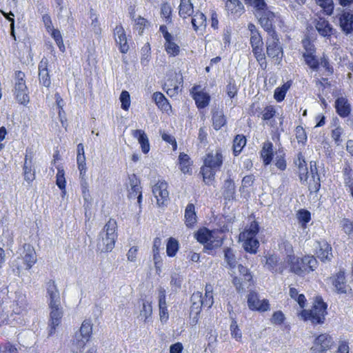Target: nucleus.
Instances as JSON below:
<instances>
[{"label": "nucleus", "mask_w": 353, "mask_h": 353, "mask_svg": "<svg viewBox=\"0 0 353 353\" xmlns=\"http://www.w3.org/2000/svg\"><path fill=\"white\" fill-rule=\"evenodd\" d=\"M341 225L343 228L344 232L347 234H351L353 233V222L347 219H343Z\"/></svg>", "instance_id": "nucleus-64"}, {"label": "nucleus", "mask_w": 353, "mask_h": 353, "mask_svg": "<svg viewBox=\"0 0 353 353\" xmlns=\"http://www.w3.org/2000/svg\"><path fill=\"white\" fill-rule=\"evenodd\" d=\"M179 250V242L176 239L170 237L166 245V253L168 256L173 257Z\"/></svg>", "instance_id": "nucleus-42"}, {"label": "nucleus", "mask_w": 353, "mask_h": 353, "mask_svg": "<svg viewBox=\"0 0 353 353\" xmlns=\"http://www.w3.org/2000/svg\"><path fill=\"white\" fill-rule=\"evenodd\" d=\"M336 112L341 117H347L351 112V106L348 100L345 97H339L335 101Z\"/></svg>", "instance_id": "nucleus-22"}, {"label": "nucleus", "mask_w": 353, "mask_h": 353, "mask_svg": "<svg viewBox=\"0 0 353 353\" xmlns=\"http://www.w3.org/2000/svg\"><path fill=\"white\" fill-rule=\"evenodd\" d=\"M47 294L49 307L61 305L60 294L54 281L47 283Z\"/></svg>", "instance_id": "nucleus-15"}, {"label": "nucleus", "mask_w": 353, "mask_h": 353, "mask_svg": "<svg viewBox=\"0 0 353 353\" xmlns=\"http://www.w3.org/2000/svg\"><path fill=\"white\" fill-rule=\"evenodd\" d=\"M167 188L168 184L165 181H159L153 186L152 192L159 206L165 205L168 201L169 193Z\"/></svg>", "instance_id": "nucleus-10"}, {"label": "nucleus", "mask_w": 353, "mask_h": 353, "mask_svg": "<svg viewBox=\"0 0 353 353\" xmlns=\"http://www.w3.org/2000/svg\"><path fill=\"white\" fill-rule=\"evenodd\" d=\"M230 332L231 335L232 337L236 339V341H240L242 337V334L239 328L236 321L234 320H232L231 325H230Z\"/></svg>", "instance_id": "nucleus-57"}, {"label": "nucleus", "mask_w": 353, "mask_h": 353, "mask_svg": "<svg viewBox=\"0 0 353 353\" xmlns=\"http://www.w3.org/2000/svg\"><path fill=\"white\" fill-rule=\"evenodd\" d=\"M142 57H141V63L143 64V65H147L149 62V60H150V45L149 43H146L143 48H142Z\"/></svg>", "instance_id": "nucleus-59"}, {"label": "nucleus", "mask_w": 353, "mask_h": 353, "mask_svg": "<svg viewBox=\"0 0 353 353\" xmlns=\"http://www.w3.org/2000/svg\"><path fill=\"white\" fill-rule=\"evenodd\" d=\"M303 57L306 64L312 69L316 70L319 68V62L314 54H311L310 51V53H303Z\"/></svg>", "instance_id": "nucleus-51"}, {"label": "nucleus", "mask_w": 353, "mask_h": 353, "mask_svg": "<svg viewBox=\"0 0 353 353\" xmlns=\"http://www.w3.org/2000/svg\"><path fill=\"white\" fill-rule=\"evenodd\" d=\"M316 3L319 6L327 15H331L334 10L333 0H315Z\"/></svg>", "instance_id": "nucleus-44"}, {"label": "nucleus", "mask_w": 353, "mask_h": 353, "mask_svg": "<svg viewBox=\"0 0 353 353\" xmlns=\"http://www.w3.org/2000/svg\"><path fill=\"white\" fill-rule=\"evenodd\" d=\"M266 54L275 64L279 65L283 57V48L277 34L268 37L266 40Z\"/></svg>", "instance_id": "nucleus-6"}, {"label": "nucleus", "mask_w": 353, "mask_h": 353, "mask_svg": "<svg viewBox=\"0 0 353 353\" xmlns=\"http://www.w3.org/2000/svg\"><path fill=\"white\" fill-rule=\"evenodd\" d=\"M132 135L138 139L142 152L147 154L150 150V143L146 134L141 130H133Z\"/></svg>", "instance_id": "nucleus-26"}, {"label": "nucleus", "mask_w": 353, "mask_h": 353, "mask_svg": "<svg viewBox=\"0 0 353 353\" xmlns=\"http://www.w3.org/2000/svg\"><path fill=\"white\" fill-rule=\"evenodd\" d=\"M114 35L117 43L119 46L121 52L126 53L129 50V45L127 42V37L123 28L119 25L114 30Z\"/></svg>", "instance_id": "nucleus-17"}, {"label": "nucleus", "mask_w": 353, "mask_h": 353, "mask_svg": "<svg viewBox=\"0 0 353 353\" xmlns=\"http://www.w3.org/2000/svg\"><path fill=\"white\" fill-rule=\"evenodd\" d=\"M128 192L129 199H137L138 203H141L142 199L141 187L139 185V181L134 174L129 176Z\"/></svg>", "instance_id": "nucleus-12"}, {"label": "nucleus", "mask_w": 353, "mask_h": 353, "mask_svg": "<svg viewBox=\"0 0 353 353\" xmlns=\"http://www.w3.org/2000/svg\"><path fill=\"white\" fill-rule=\"evenodd\" d=\"M77 161L78 165V169L80 172V176H83L85 175L86 171L85 155L77 156Z\"/></svg>", "instance_id": "nucleus-60"}, {"label": "nucleus", "mask_w": 353, "mask_h": 353, "mask_svg": "<svg viewBox=\"0 0 353 353\" xmlns=\"http://www.w3.org/2000/svg\"><path fill=\"white\" fill-rule=\"evenodd\" d=\"M196 222L194 205L188 204L185 210V223L187 227L192 228Z\"/></svg>", "instance_id": "nucleus-31"}, {"label": "nucleus", "mask_w": 353, "mask_h": 353, "mask_svg": "<svg viewBox=\"0 0 353 353\" xmlns=\"http://www.w3.org/2000/svg\"><path fill=\"white\" fill-rule=\"evenodd\" d=\"M243 246L245 250L251 254H255L259 245V242L257 239L245 240L243 241Z\"/></svg>", "instance_id": "nucleus-48"}, {"label": "nucleus", "mask_w": 353, "mask_h": 353, "mask_svg": "<svg viewBox=\"0 0 353 353\" xmlns=\"http://www.w3.org/2000/svg\"><path fill=\"white\" fill-rule=\"evenodd\" d=\"M235 187L234 181L231 179L225 181L223 185V196L225 199L230 200L234 198Z\"/></svg>", "instance_id": "nucleus-36"}, {"label": "nucleus", "mask_w": 353, "mask_h": 353, "mask_svg": "<svg viewBox=\"0 0 353 353\" xmlns=\"http://www.w3.org/2000/svg\"><path fill=\"white\" fill-rule=\"evenodd\" d=\"M26 262L23 261L22 257L18 256L17 259L13 260V261L11 263V268L12 270V272L17 276H20L21 272L23 270H26Z\"/></svg>", "instance_id": "nucleus-39"}, {"label": "nucleus", "mask_w": 353, "mask_h": 353, "mask_svg": "<svg viewBox=\"0 0 353 353\" xmlns=\"http://www.w3.org/2000/svg\"><path fill=\"white\" fill-rule=\"evenodd\" d=\"M39 78L40 83L45 87L48 88L51 84V81L48 70V60L43 59L39 65Z\"/></svg>", "instance_id": "nucleus-20"}, {"label": "nucleus", "mask_w": 353, "mask_h": 353, "mask_svg": "<svg viewBox=\"0 0 353 353\" xmlns=\"http://www.w3.org/2000/svg\"><path fill=\"white\" fill-rule=\"evenodd\" d=\"M327 304L320 296L316 297L311 310H303L300 315L304 321H310L314 324H321L327 314Z\"/></svg>", "instance_id": "nucleus-3"}, {"label": "nucleus", "mask_w": 353, "mask_h": 353, "mask_svg": "<svg viewBox=\"0 0 353 353\" xmlns=\"http://www.w3.org/2000/svg\"><path fill=\"white\" fill-rule=\"evenodd\" d=\"M90 19H91V23L90 26L92 28V30L94 32V33L99 36L101 33V28L100 27V23L98 20V17L96 13L93 12L92 10H90Z\"/></svg>", "instance_id": "nucleus-46"}, {"label": "nucleus", "mask_w": 353, "mask_h": 353, "mask_svg": "<svg viewBox=\"0 0 353 353\" xmlns=\"http://www.w3.org/2000/svg\"><path fill=\"white\" fill-rule=\"evenodd\" d=\"M343 172L345 185L350 188H352L353 186V170L349 165H347L344 168Z\"/></svg>", "instance_id": "nucleus-54"}, {"label": "nucleus", "mask_w": 353, "mask_h": 353, "mask_svg": "<svg viewBox=\"0 0 353 353\" xmlns=\"http://www.w3.org/2000/svg\"><path fill=\"white\" fill-rule=\"evenodd\" d=\"M174 37L171 39L166 40L164 44L166 52L172 57H176L179 54L181 49L180 47L175 43Z\"/></svg>", "instance_id": "nucleus-34"}, {"label": "nucleus", "mask_w": 353, "mask_h": 353, "mask_svg": "<svg viewBox=\"0 0 353 353\" xmlns=\"http://www.w3.org/2000/svg\"><path fill=\"white\" fill-rule=\"evenodd\" d=\"M224 257L230 269H234L236 265V260L234 252L230 248L224 250Z\"/></svg>", "instance_id": "nucleus-45"}, {"label": "nucleus", "mask_w": 353, "mask_h": 353, "mask_svg": "<svg viewBox=\"0 0 353 353\" xmlns=\"http://www.w3.org/2000/svg\"><path fill=\"white\" fill-rule=\"evenodd\" d=\"M14 94L17 101L21 104L25 105L30 101L26 83H14Z\"/></svg>", "instance_id": "nucleus-21"}, {"label": "nucleus", "mask_w": 353, "mask_h": 353, "mask_svg": "<svg viewBox=\"0 0 353 353\" xmlns=\"http://www.w3.org/2000/svg\"><path fill=\"white\" fill-rule=\"evenodd\" d=\"M310 175L312 179H310L309 189L310 191H317L320 188V179L319 176L317 174V168L316 163L310 162Z\"/></svg>", "instance_id": "nucleus-27"}, {"label": "nucleus", "mask_w": 353, "mask_h": 353, "mask_svg": "<svg viewBox=\"0 0 353 353\" xmlns=\"http://www.w3.org/2000/svg\"><path fill=\"white\" fill-rule=\"evenodd\" d=\"M182 83V77L177 74L167 80L164 84V90L170 97L176 96L180 90V85Z\"/></svg>", "instance_id": "nucleus-13"}, {"label": "nucleus", "mask_w": 353, "mask_h": 353, "mask_svg": "<svg viewBox=\"0 0 353 353\" xmlns=\"http://www.w3.org/2000/svg\"><path fill=\"white\" fill-rule=\"evenodd\" d=\"M246 144V139L243 135L238 134L233 141V152L235 156L238 155Z\"/></svg>", "instance_id": "nucleus-38"}, {"label": "nucleus", "mask_w": 353, "mask_h": 353, "mask_svg": "<svg viewBox=\"0 0 353 353\" xmlns=\"http://www.w3.org/2000/svg\"><path fill=\"white\" fill-rule=\"evenodd\" d=\"M192 24L194 29L196 31L199 28L205 26L206 17L202 12H196L192 19Z\"/></svg>", "instance_id": "nucleus-40"}, {"label": "nucleus", "mask_w": 353, "mask_h": 353, "mask_svg": "<svg viewBox=\"0 0 353 353\" xmlns=\"http://www.w3.org/2000/svg\"><path fill=\"white\" fill-rule=\"evenodd\" d=\"M288 88V86L286 85H283L281 88H276L274 94V99L279 102L283 101L285 97Z\"/></svg>", "instance_id": "nucleus-58"}, {"label": "nucleus", "mask_w": 353, "mask_h": 353, "mask_svg": "<svg viewBox=\"0 0 353 353\" xmlns=\"http://www.w3.org/2000/svg\"><path fill=\"white\" fill-rule=\"evenodd\" d=\"M51 36L56 41L57 45L61 52H64L65 50V46L63 42V39L60 31L57 29L52 28L50 30Z\"/></svg>", "instance_id": "nucleus-53"}, {"label": "nucleus", "mask_w": 353, "mask_h": 353, "mask_svg": "<svg viewBox=\"0 0 353 353\" xmlns=\"http://www.w3.org/2000/svg\"><path fill=\"white\" fill-rule=\"evenodd\" d=\"M239 274L242 276L244 281H250L252 280V276L250 272H249L247 268L239 264L237 266Z\"/></svg>", "instance_id": "nucleus-63"}, {"label": "nucleus", "mask_w": 353, "mask_h": 353, "mask_svg": "<svg viewBox=\"0 0 353 353\" xmlns=\"http://www.w3.org/2000/svg\"><path fill=\"white\" fill-rule=\"evenodd\" d=\"M50 319L48 323L50 336L54 334L56 332L57 327H58L63 317V308L61 305L50 306Z\"/></svg>", "instance_id": "nucleus-8"}, {"label": "nucleus", "mask_w": 353, "mask_h": 353, "mask_svg": "<svg viewBox=\"0 0 353 353\" xmlns=\"http://www.w3.org/2000/svg\"><path fill=\"white\" fill-rule=\"evenodd\" d=\"M333 285L335 290L338 293H346L347 285L345 283V274L343 272H339L336 274V277L333 281Z\"/></svg>", "instance_id": "nucleus-29"}, {"label": "nucleus", "mask_w": 353, "mask_h": 353, "mask_svg": "<svg viewBox=\"0 0 353 353\" xmlns=\"http://www.w3.org/2000/svg\"><path fill=\"white\" fill-rule=\"evenodd\" d=\"M245 2L257 11V14L263 12V11L267 10V5L264 0H244Z\"/></svg>", "instance_id": "nucleus-47"}, {"label": "nucleus", "mask_w": 353, "mask_h": 353, "mask_svg": "<svg viewBox=\"0 0 353 353\" xmlns=\"http://www.w3.org/2000/svg\"><path fill=\"white\" fill-rule=\"evenodd\" d=\"M250 43L252 45V48L261 47L263 44L262 39L261 38V36L259 34L254 31V32H252V34L250 38Z\"/></svg>", "instance_id": "nucleus-61"}, {"label": "nucleus", "mask_w": 353, "mask_h": 353, "mask_svg": "<svg viewBox=\"0 0 353 353\" xmlns=\"http://www.w3.org/2000/svg\"><path fill=\"white\" fill-rule=\"evenodd\" d=\"M296 138L299 143H304L307 140L305 130L301 126H297L295 130Z\"/></svg>", "instance_id": "nucleus-62"}, {"label": "nucleus", "mask_w": 353, "mask_h": 353, "mask_svg": "<svg viewBox=\"0 0 353 353\" xmlns=\"http://www.w3.org/2000/svg\"><path fill=\"white\" fill-rule=\"evenodd\" d=\"M223 163V156L219 150L211 151L206 154L203 165L201 168L203 181L209 184L214 178L215 173Z\"/></svg>", "instance_id": "nucleus-1"}, {"label": "nucleus", "mask_w": 353, "mask_h": 353, "mask_svg": "<svg viewBox=\"0 0 353 353\" xmlns=\"http://www.w3.org/2000/svg\"><path fill=\"white\" fill-rule=\"evenodd\" d=\"M287 262L290 265L291 272L301 275L305 272L313 271L316 268L317 261L312 256H305L299 258L294 256H288Z\"/></svg>", "instance_id": "nucleus-4"}, {"label": "nucleus", "mask_w": 353, "mask_h": 353, "mask_svg": "<svg viewBox=\"0 0 353 353\" xmlns=\"http://www.w3.org/2000/svg\"><path fill=\"white\" fill-rule=\"evenodd\" d=\"M56 183L61 190L63 192L65 191L66 181L65 178V172L63 168H58L56 176Z\"/></svg>", "instance_id": "nucleus-49"}, {"label": "nucleus", "mask_w": 353, "mask_h": 353, "mask_svg": "<svg viewBox=\"0 0 353 353\" xmlns=\"http://www.w3.org/2000/svg\"><path fill=\"white\" fill-rule=\"evenodd\" d=\"M152 98L158 108L161 110L166 112L171 110V105L162 93L159 92H154Z\"/></svg>", "instance_id": "nucleus-28"}, {"label": "nucleus", "mask_w": 353, "mask_h": 353, "mask_svg": "<svg viewBox=\"0 0 353 353\" xmlns=\"http://www.w3.org/2000/svg\"><path fill=\"white\" fill-rule=\"evenodd\" d=\"M332 345V337L326 334H322L315 339L311 352L312 353H325L331 348Z\"/></svg>", "instance_id": "nucleus-9"}, {"label": "nucleus", "mask_w": 353, "mask_h": 353, "mask_svg": "<svg viewBox=\"0 0 353 353\" xmlns=\"http://www.w3.org/2000/svg\"><path fill=\"white\" fill-rule=\"evenodd\" d=\"M196 89L197 88L196 87L193 88V98L195 100L197 107L199 108H203L208 105L210 96L203 91H196Z\"/></svg>", "instance_id": "nucleus-25"}, {"label": "nucleus", "mask_w": 353, "mask_h": 353, "mask_svg": "<svg viewBox=\"0 0 353 353\" xmlns=\"http://www.w3.org/2000/svg\"><path fill=\"white\" fill-rule=\"evenodd\" d=\"M212 232L206 228L199 230L196 234L197 241L203 244L206 243L210 239Z\"/></svg>", "instance_id": "nucleus-52"}, {"label": "nucleus", "mask_w": 353, "mask_h": 353, "mask_svg": "<svg viewBox=\"0 0 353 353\" xmlns=\"http://www.w3.org/2000/svg\"><path fill=\"white\" fill-rule=\"evenodd\" d=\"M117 222L112 219H110L105 225L103 230L100 232V239L97 243V248L101 252H110L114 248L117 237Z\"/></svg>", "instance_id": "nucleus-2"}, {"label": "nucleus", "mask_w": 353, "mask_h": 353, "mask_svg": "<svg viewBox=\"0 0 353 353\" xmlns=\"http://www.w3.org/2000/svg\"><path fill=\"white\" fill-rule=\"evenodd\" d=\"M316 255L323 262L330 261L332 257V247L325 241L319 243L316 250Z\"/></svg>", "instance_id": "nucleus-23"}, {"label": "nucleus", "mask_w": 353, "mask_h": 353, "mask_svg": "<svg viewBox=\"0 0 353 353\" xmlns=\"http://www.w3.org/2000/svg\"><path fill=\"white\" fill-rule=\"evenodd\" d=\"M193 6L190 0H181L179 6V15L183 18H187L192 14Z\"/></svg>", "instance_id": "nucleus-33"}, {"label": "nucleus", "mask_w": 353, "mask_h": 353, "mask_svg": "<svg viewBox=\"0 0 353 353\" xmlns=\"http://www.w3.org/2000/svg\"><path fill=\"white\" fill-rule=\"evenodd\" d=\"M121 103V108L125 110H128L130 106V94L126 90H123L119 97Z\"/></svg>", "instance_id": "nucleus-56"}, {"label": "nucleus", "mask_w": 353, "mask_h": 353, "mask_svg": "<svg viewBox=\"0 0 353 353\" xmlns=\"http://www.w3.org/2000/svg\"><path fill=\"white\" fill-rule=\"evenodd\" d=\"M190 157L185 153H180L179 156V161L180 164V170L184 174L188 173L190 170Z\"/></svg>", "instance_id": "nucleus-41"}, {"label": "nucleus", "mask_w": 353, "mask_h": 353, "mask_svg": "<svg viewBox=\"0 0 353 353\" xmlns=\"http://www.w3.org/2000/svg\"><path fill=\"white\" fill-rule=\"evenodd\" d=\"M314 26L319 34L323 37L329 38L333 34L332 25L324 18L319 17L315 19Z\"/></svg>", "instance_id": "nucleus-19"}, {"label": "nucleus", "mask_w": 353, "mask_h": 353, "mask_svg": "<svg viewBox=\"0 0 353 353\" xmlns=\"http://www.w3.org/2000/svg\"><path fill=\"white\" fill-rule=\"evenodd\" d=\"M213 126L216 130L221 129L226 122V119L221 110H216L212 115Z\"/></svg>", "instance_id": "nucleus-37"}, {"label": "nucleus", "mask_w": 353, "mask_h": 353, "mask_svg": "<svg viewBox=\"0 0 353 353\" xmlns=\"http://www.w3.org/2000/svg\"><path fill=\"white\" fill-rule=\"evenodd\" d=\"M212 292H213L212 286L210 284H207L205 285V296L203 297V307H207L210 308L213 305L214 299H213Z\"/></svg>", "instance_id": "nucleus-43"}, {"label": "nucleus", "mask_w": 353, "mask_h": 353, "mask_svg": "<svg viewBox=\"0 0 353 353\" xmlns=\"http://www.w3.org/2000/svg\"><path fill=\"white\" fill-rule=\"evenodd\" d=\"M23 250L20 256L26 262V270H30L37 262V256L34 249L30 244H25L23 247Z\"/></svg>", "instance_id": "nucleus-16"}, {"label": "nucleus", "mask_w": 353, "mask_h": 353, "mask_svg": "<svg viewBox=\"0 0 353 353\" xmlns=\"http://www.w3.org/2000/svg\"><path fill=\"white\" fill-rule=\"evenodd\" d=\"M190 315L195 314L197 316L201 311V307L203 306L202 293L196 292L192 294L191 299ZM197 318L194 316L192 318L194 324L197 323Z\"/></svg>", "instance_id": "nucleus-14"}, {"label": "nucleus", "mask_w": 353, "mask_h": 353, "mask_svg": "<svg viewBox=\"0 0 353 353\" xmlns=\"http://www.w3.org/2000/svg\"><path fill=\"white\" fill-rule=\"evenodd\" d=\"M93 323L91 320L85 319L83 321L79 332L75 333L72 344L77 350H82L86 343L90 341L92 334Z\"/></svg>", "instance_id": "nucleus-5"}, {"label": "nucleus", "mask_w": 353, "mask_h": 353, "mask_svg": "<svg viewBox=\"0 0 353 353\" xmlns=\"http://www.w3.org/2000/svg\"><path fill=\"white\" fill-rule=\"evenodd\" d=\"M272 143L270 141H266L263 143V148L261 151V156L263 159L265 165L270 163L272 159Z\"/></svg>", "instance_id": "nucleus-32"}, {"label": "nucleus", "mask_w": 353, "mask_h": 353, "mask_svg": "<svg viewBox=\"0 0 353 353\" xmlns=\"http://www.w3.org/2000/svg\"><path fill=\"white\" fill-rule=\"evenodd\" d=\"M221 245L222 239L219 237H215L212 232L210 239L206 242L205 248L208 250H213L220 247Z\"/></svg>", "instance_id": "nucleus-55"}, {"label": "nucleus", "mask_w": 353, "mask_h": 353, "mask_svg": "<svg viewBox=\"0 0 353 353\" xmlns=\"http://www.w3.org/2000/svg\"><path fill=\"white\" fill-rule=\"evenodd\" d=\"M225 8L228 12L236 16L244 12V6L239 0H225Z\"/></svg>", "instance_id": "nucleus-24"}, {"label": "nucleus", "mask_w": 353, "mask_h": 353, "mask_svg": "<svg viewBox=\"0 0 353 353\" xmlns=\"http://www.w3.org/2000/svg\"><path fill=\"white\" fill-rule=\"evenodd\" d=\"M248 305L252 310L259 312H267L270 310V305L268 299H260L258 294L251 292L248 296Z\"/></svg>", "instance_id": "nucleus-7"}, {"label": "nucleus", "mask_w": 353, "mask_h": 353, "mask_svg": "<svg viewBox=\"0 0 353 353\" xmlns=\"http://www.w3.org/2000/svg\"><path fill=\"white\" fill-rule=\"evenodd\" d=\"M259 232V225L256 221L251 223L250 228L240 234L239 239L241 241L256 239L255 238Z\"/></svg>", "instance_id": "nucleus-30"}, {"label": "nucleus", "mask_w": 353, "mask_h": 353, "mask_svg": "<svg viewBox=\"0 0 353 353\" xmlns=\"http://www.w3.org/2000/svg\"><path fill=\"white\" fill-rule=\"evenodd\" d=\"M258 16L259 17V22L263 29L268 32V37L276 34L273 29L274 14L267 10L259 14Z\"/></svg>", "instance_id": "nucleus-11"}, {"label": "nucleus", "mask_w": 353, "mask_h": 353, "mask_svg": "<svg viewBox=\"0 0 353 353\" xmlns=\"http://www.w3.org/2000/svg\"><path fill=\"white\" fill-rule=\"evenodd\" d=\"M23 175L26 181L31 182L34 179V172L32 170V160L28 159V154L26 155L23 165Z\"/></svg>", "instance_id": "nucleus-35"}, {"label": "nucleus", "mask_w": 353, "mask_h": 353, "mask_svg": "<svg viewBox=\"0 0 353 353\" xmlns=\"http://www.w3.org/2000/svg\"><path fill=\"white\" fill-rule=\"evenodd\" d=\"M339 26L346 34H350L353 30V14L348 11H343L339 14Z\"/></svg>", "instance_id": "nucleus-18"}, {"label": "nucleus", "mask_w": 353, "mask_h": 353, "mask_svg": "<svg viewBox=\"0 0 353 353\" xmlns=\"http://www.w3.org/2000/svg\"><path fill=\"white\" fill-rule=\"evenodd\" d=\"M152 314V307L151 303L149 301H145L143 303L142 309L140 311V316L143 318L144 322H147L148 319Z\"/></svg>", "instance_id": "nucleus-50"}]
</instances>
